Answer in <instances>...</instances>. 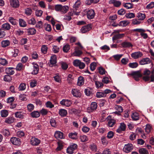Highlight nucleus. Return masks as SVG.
I'll return each mask as SVG.
<instances>
[{
    "label": "nucleus",
    "mask_w": 154,
    "mask_h": 154,
    "mask_svg": "<svg viewBox=\"0 0 154 154\" xmlns=\"http://www.w3.org/2000/svg\"><path fill=\"white\" fill-rule=\"evenodd\" d=\"M97 104L96 102H92L90 104V106L87 108V112L89 113L93 112L97 108Z\"/></svg>",
    "instance_id": "1"
},
{
    "label": "nucleus",
    "mask_w": 154,
    "mask_h": 154,
    "mask_svg": "<svg viewBox=\"0 0 154 154\" xmlns=\"http://www.w3.org/2000/svg\"><path fill=\"white\" fill-rule=\"evenodd\" d=\"M130 75L133 76V78L136 81H138L139 78L142 76L139 71L132 72L131 73Z\"/></svg>",
    "instance_id": "2"
},
{
    "label": "nucleus",
    "mask_w": 154,
    "mask_h": 154,
    "mask_svg": "<svg viewBox=\"0 0 154 154\" xmlns=\"http://www.w3.org/2000/svg\"><path fill=\"white\" fill-rule=\"evenodd\" d=\"M78 147L77 145L76 144H72L67 149V153L70 154L73 153L74 151Z\"/></svg>",
    "instance_id": "3"
},
{
    "label": "nucleus",
    "mask_w": 154,
    "mask_h": 154,
    "mask_svg": "<svg viewBox=\"0 0 154 154\" xmlns=\"http://www.w3.org/2000/svg\"><path fill=\"white\" fill-rule=\"evenodd\" d=\"M144 75H145L143 77V79L145 82L148 81L150 80V76L149 75L150 74V71L147 69L145 70L143 72Z\"/></svg>",
    "instance_id": "4"
},
{
    "label": "nucleus",
    "mask_w": 154,
    "mask_h": 154,
    "mask_svg": "<svg viewBox=\"0 0 154 154\" xmlns=\"http://www.w3.org/2000/svg\"><path fill=\"white\" fill-rule=\"evenodd\" d=\"M133 149V147L132 144L128 143L125 145L123 150L126 153H128L131 151Z\"/></svg>",
    "instance_id": "5"
},
{
    "label": "nucleus",
    "mask_w": 154,
    "mask_h": 154,
    "mask_svg": "<svg viewBox=\"0 0 154 154\" xmlns=\"http://www.w3.org/2000/svg\"><path fill=\"white\" fill-rule=\"evenodd\" d=\"M10 141L14 145H19L21 144L20 139L16 137L11 138Z\"/></svg>",
    "instance_id": "6"
},
{
    "label": "nucleus",
    "mask_w": 154,
    "mask_h": 154,
    "mask_svg": "<svg viewBox=\"0 0 154 154\" xmlns=\"http://www.w3.org/2000/svg\"><path fill=\"white\" fill-rule=\"evenodd\" d=\"M92 28L91 25L88 24L86 26H83L81 28V30L82 33H85L91 30Z\"/></svg>",
    "instance_id": "7"
},
{
    "label": "nucleus",
    "mask_w": 154,
    "mask_h": 154,
    "mask_svg": "<svg viewBox=\"0 0 154 154\" xmlns=\"http://www.w3.org/2000/svg\"><path fill=\"white\" fill-rule=\"evenodd\" d=\"M40 143V140L37 138L32 137L31 139L30 143L33 146H38Z\"/></svg>",
    "instance_id": "8"
},
{
    "label": "nucleus",
    "mask_w": 154,
    "mask_h": 154,
    "mask_svg": "<svg viewBox=\"0 0 154 154\" xmlns=\"http://www.w3.org/2000/svg\"><path fill=\"white\" fill-rule=\"evenodd\" d=\"M87 17L88 19H93L95 15L94 11L92 9L88 10L87 11Z\"/></svg>",
    "instance_id": "9"
},
{
    "label": "nucleus",
    "mask_w": 154,
    "mask_h": 154,
    "mask_svg": "<svg viewBox=\"0 0 154 154\" xmlns=\"http://www.w3.org/2000/svg\"><path fill=\"white\" fill-rule=\"evenodd\" d=\"M72 93L73 95L76 97H80L82 94L81 92L77 89H73L72 91Z\"/></svg>",
    "instance_id": "10"
},
{
    "label": "nucleus",
    "mask_w": 154,
    "mask_h": 154,
    "mask_svg": "<svg viewBox=\"0 0 154 154\" xmlns=\"http://www.w3.org/2000/svg\"><path fill=\"white\" fill-rule=\"evenodd\" d=\"M26 115V114L25 113L22 111L17 112L15 113V116L16 118L20 119L24 118Z\"/></svg>",
    "instance_id": "11"
},
{
    "label": "nucleus",
    "mask_w": 154,
    "mask_h": 154,
    "mask_svg": "<svg viewBox=\"0 0 154 154\" xmlns=\"http://www.w3.org/2000/svg\"><path fill=\"white\" fill-rule=\"evenodd\" d=\"M11 5L13 8H17L20 5L19 2L18 0H10Z\"/></svg>",
    "instance_id": "12"
},
{
    "label": "nucleus",
    "mask_w": 154,
    "mask_h": 154,
    "mask_svg": "<svg viewBox=\"0 0 154 154\" xmlns=\"http://www.w3.org/2000/svg\"><path fill=\"white\" fill-rule=\"evenodd\" d=\"M142 55V54L139 51L133 53L131 54V57L134 59H137L139 57H140Z\"/></svg>",
    "instance_id": "13"
},
{
    "label": "nucleus",
    "mask_w": 154,
    "mask_h": 154,
    "mask_svg": "<svg viewBox=\"0 0 154 154\" xmlns=\"http://www.w3.org/2000/svg\"><path fill=\"white\" fill-rule=\"evenodd\" d=\"M60 103L62 105H64L66 106H69L71 104L72 102L69 100L63 99L60 102Z\"/></svg>",
    "instance_id": "14"
},
{
    "label": "nucleus",
    "mask_w": 154,
    "mask_h": 154,
    "mask_svg": "<svg viewBox=\"0 0 154 154\" xmlns=\"http://www.w3.org/2000/svg\"><path fill=\"white\" fill-rule=\"evenodd\" d=\"M11 28V26L10 24L8 23H5L2 25L1 29L3 30H9Z\"/></svg>",
    "instance_id": "15"
},
{
    "label": "nucleus",
    "mask_w": 154,
    "mask_h": 154,
    "mask_svg": "<svg viewBox=\"0 0 154 154\" xmlns=\"http://www.w3.org/2000/svg\"><path fill=\"white\" fill-rule=\"evenodd\" d=\"M79 48L75 47V51L72 54L75 56L79 57L82 54V52L79 49Z\"/></svg>",
    "instance_id": "16"
},
{
    "label": "nucleus",
    "mask_w": 154,
    "mask_h": 154,
    "mask_svg": "<svg viewBox=\"0 0 154 154\" xmlns=\"http://www.w3.org/2000/svg\"><path fill=\"white\" fill-rule=\"evenodd\" d=\"M5 71L6 73L9 75H12L14 73V69L13 67H7Z\"/></svg>",
    "instance_id": "17"
},
{
    "label": "nucleus",
    "mask_w": 154,
    "mask_h": 154,
    "mask_svg": "<svg viewBox=\"0 0 154 154\" xmlns=\"http://www.w3.org/2000/svg\"><path fill=\"white\" fill-rule=\"evenodd\" d=\"M151 62V60L149 58H146L141 60L140 61L139 63L140 65H143L149 63Z\"/></svg>",
    "instance_id": "18"
},
{
    "label": "nucleus",
    "mask_w": 154,
    "mask_h": 154,
    "mask_svg": "<svg viewBox=\"0 0 154 154\" xmlns=\"http://www.w3.org/2000/svg\"><path fill=\"white\" fill-rule=\"evenodd\" d=\"M110 4H113L116 7H119L121 4V2L116 0H110L109 1Z\"/></svg>",
    "instance_id": "19"
},
{
    "label": "nucleus",
    "mask_w": 154,
    "mask_h": 154,
    "mask_svg": "<svg viewBox=\"0 0 154 154\" xmlns=\"http://www.w3.org/2000/svg\"><path fill=\"white\" fill-rule=\"evenodd\" d=\"M121 45L122 47L123 48H129L133 46V45L131 42L126 41L122 43L121 44Z\"/></svg>",
    "instance_id": "20"
},
{
    "label": "nucleus",
    "mask_w": 154,
    "mask_h": 154,
    "mask_svg": "<svg viewBox=\"0 0 154 154\" xmlns=\"http://www.w3.org/2000/svg\"><path fill=\"white\" fill-rule=\"evenodd\" d=\"M39 68L37 64H35L33 65V71L32 72V74L33 75L37 74L38 72Z\"/></svg>",
    "instance_id": "21"
},
{
    "label": "nucleus",
    "mask_w": 154,
    "mask_h": 154,
    "mask_svg": "<svg viewBox=\"0 0 154 154\" xmlns=\"http://www.w3.org/2000/svg\"><path fill=\"white\" fill-rule=\"evenodd\" d=\"M54 136L57 139H62L63 137V133L60 131H56L55 133Z\"/></svg>",
    "instance_id": "22"
},
{
    "label": "nucleus",
    "mask_w": 154,
    "mask_h": 154,
    "mask_svg": "<svg viewBox=\"0 0 154 154\" xmlns=\"http://www.w3.org/2000/svg\"><path fill=\"white\" fill-rule=\"evenodd\" d=\"M30 115L33 118H37L40 116V113L38 111H34L30 113Z\"/></svg>",
    "instance_id": "23"
},
{
    "label": "nucleus",
    "mask_w": 154,
    "mask_h": 154,
    "mask_svg": "<svg viewBox=\"0 0 154 154\" xmlns=\"http://www.w3.org/2000/svg\"><path fill=\"white\" fill-rule=\"evenodd\" d=\"M50 63L52 65H54L57 63V57L55 55L52 56L50 60Z\"/></svg>",
    "instance_id": "24"
},
{
    "label": "nucleus",
    "mask_w": 154,
    "mask_h": 154,
    "mask_svg": "<svg viewBox=\"0 0 154 154\" xmlns=\"http://www.w3.org/2000/svg\"><path fill=\"white\" fill-rule=\"evenodd\" d=\"M8 21L13 25H16L17 24L16 20L13 17H10Z\"/></svg>",
    "instance_id": "25"
},
{
    "label": "nucleus",
    "mask_w": 154,
    "mask_h": 154,
    "mask_svg": "<svg viewBox=\"0 0 154 154\" xmlns=\"http://www.w3.org/2000/svg\"><path fill=\"white\" fill-rule=\"evenodd\" d=\"M116 120L113 119H110L108 120V125L110 127H112L116 124Z\"/></svg>",
    "instance_id": "26"
},
{
    "label": "nucleus",
    "mask_w": 154,
    "mask_h": 154,
    "mask_svg": "<svg viewBox=\"0 0 154 154\" xmlns=\"http://www.w3.org/2000/svg\"><path fill=\"white\" fill-rule=\"evenodd\" d=\"M1 44L2 47L5 48L10 45V42L8 40H3L1 42Z\"/></svg>",
    "instance_id": "27"
},
{
    "label": "nucleus",
    "mask_w": 154,
    "mask_h": 154,
    "mask_svg": "<svg viewBox=\"0 0 154 154\" xmlns=\"http://www.w3.org/2000/svg\"><path fill=\"white\" fill-rule=\"evenodd\" d=\"M124 35H125L124 34H116L112 37V40L114 41L117 39L122 38L124 37Z\"/></svg>",
    "instance_id": "28"
},
{
    "label": "nucleus",
    "mask_w": 154,
    "mask_h": 154,
    "mask_svg": "<svg viewBox=\"0 0 154 154\" xmlns=\"http://www.w3.org/2000/svg\"><path fill=\"white\" fill-rule=\"evenodd\" d=\"M68 136L70 138L72 139L75 140L77 138V133L76 132L69 133Z\"/></svg>",
    "instance_id": "29"
},
{
    "label": "nucleus",
    "mask_w": 154,
    "mask_h": 154,
    "mask_svg": "<svg viewBox=\"0 0 154 154\" xmlns=\"http://www.w3.org/2000/svg\"><path fill=\"white\" fill-rule=\"evenodd\" d=\"M36 32V30L33 28H30L27 29V34L28 35H34Z\"/></svg>",
    "instance_id": "30"
},
{
    "label": "nucleus",
    "mask_w": 154,
    "mask_h": 154,
    "mask_svg": "<svg viewBox=\"0 0 154 154\" xmlns=\"http://www.w3.org/2000/svg\"><path fill=\"white\" fill-rule=\"evenodd\" d=\"M2 133L5 136L8 137L10 135L9 130L6 129H3L2 130Z\"/></svg>",
    "instance_id": "31"
},
{
    "label": "nucleus",
    "mask_w": 154,
    "mask_h": 154,
    "mask_svg": "<svg viewBox=\"0 0 154 154\" xmlns=\"http://www.w3.org/2000/svg\"><path fill=\"white\" fill-rule=\"evenodd\" d=\"M19 24L21 27H25L26 26L27 24L26 22L22 19H19Z\"/></svg>",
    "instance_id": "32"
},
{
    "label": "nucleus",
    "mask_w": 154,
    "mask_h": 154,
    "mask_svg": "<svg viewBox=\"0 0 154 154\" xmlns=\"http://www.w3.org/2000/svg\"><path fill=\"white\" fill-rule=\"evenodd\" d=\"M139 152L140 154H149L148 150L145 148H141L139 149Z\"/></svg>",
    "instance_id": "33"
},
{
    "label": "nucleus",
    "mask_w": 154,
    "mask_h": 154,
    "mask_svg": "<svg viewBox=\"0 0 154 154\" xmlns=\"http://www.w3.org/2000/svg\"><path fill=\"white\" fill-rule=\"evenodd\" d=\"M137 17L138 20H143L145 18V15L144 14L139 13L137 14Z\"/></svg>",
    "instance_id": "34"
},
{
    "label": "nucleus",
    "mask_w": 154,
    "mask_h": 154,
    "mask_svg": "<svg viewBox=\"0 0 154 154\" xmlns=\"http://www.w3.org/2000/svg\"><path fill=\"white\" fill-rule=\"evenodd\" d=\"M59 114L61 116H65L67 114V111L64 109H61L60 110L59 112Z\"/></svg>",
    "instance_id": "35"
},
{
    "label": "nucleus",
    "mask_w": 154,
    "mask_h": 154,
    "mask_svg": "<svg viewBox=\"0 0 154 154\" xmlns=\"http://www.w3.org/2000/svg\"><path fill=\"white\" fill-rule=\"evenodd\" d=\"M14 118L13 117H9L6 119L5 122L8 124H11L14 122Z\"/></svg>",
    "instance_id": "36"
},
{
    "label": "nucleus",
    "mask_w": 154,
    "mask_h": 154,
    "mask_svg": "<svg viewBox=\"0 0 154 154\" xmlns=\"http://www.w3.org/2000/svg\"><path fill=\"white\" fill-rule=\"evenodd\" d=\"M81 2L79 0H78L73 5L74 11H76L80 5Z\"/></svg>",
    "instance_id": "37"
},
{
    "label": "nucleus",
    "mask_w": 154,
    "mask_h": 154,
    "mask_svg": "<svg viewBox=\"0 0 154 154\" xmlns=\"http://www.w3.org/2000/svg\"><path fill=\"white\" fill-rule=\"evenodd\" d=\"M131 118L133 120H137L139 119V115L137 112L133 113L131 115Z\"/></svg>",
    "instance_id": "38"
},
{
    "label": "nucleus",
    "mask_w": 154,
    "mask_h": 154,
    "mask_svg": "<svg viewBox=\"0 0 154 154\" xmlns=\"http://www.w3.org/2000/svg\"><path fill=\"white\" fill-rule=\"evenodd\" d=\"M72 15V13L69 12L68 13V15H66L64 16V19L68 21H70L72 19L71 16Z\"/></svg>",
    "instance_id": "39"
},
{
    "label": "nucleus",
    "mask_w": 154,
    "mask_h": 154,
    "mask_svg": "<svg viewBox=\"0 0 154 154\" xmlns=\"http://www.w3.org/2000/svg\"><path fill=\"white\" fill-rule=\"evenodd\" d=\"M84 83V80L82 77L80 76L78 80L77 84L81 86L83 85Z\"/></svg>",
    "instance_id": "40"
},
{
    "label": "nucleus",
    "mask_w": 154,
    "mask_h": 154,
    "mask_svg": "<svg viewBox=\"0 0 154 154\" xmlns=\"http://www.w3.org/2000/svg\"><path fill=\"white\" fill-rule=\"evenodd\" d=\"M129 23V22L127 20L121 21L119 24V26H125Z\"/></svg>",
    "instance_id": "41"
},
{
    "label": "nucleus",
    "mask_w": 154,
    "mask_h": 154,
    "mask_svg": "<svg viewBox=\"0 0 154 154\" xmlns=\"http://www.w3.org/2000/svg\"><path fill=\"white\" fill-rule=\"evenodd\" d=\"M96 96L98 98H101L102 97H105V94L104 93V92H98L97 93Z\"/></svg>",
    "instance_id": "42"
},
{
    "label": "nucleus",
    "mask_w": 154,
    "mask_h": 154,
    "mask_svg": "<svg viewBox=\"0 0 154 154\" xmlns=\"http://www.w3.org/2000/svg\"><path fill=\"white\" fill-rule=\"evenodd\" d=\"M1 116L2 117H7L8 115V112L6 110H3L1 112Z\"/></svg>",
    "instance_id": "43"
},
{
    "label": "nucleus",
    "mask_w": 154,
    "mask_h": 154,
    "mask_svg": "<svg viewBox=\"0 0 154 154\" xmlns=\"http://www.w3.org/2000/svg\"><path fill=\"white\" fill-rule=\"evenodd\" d=\"M26 88V84L24 83H21L18 87V89L19 91H23Z\"/></svg>",
    "instance_id": "44"
},
{
    "label": "nucleus",
    "mask_w": 154,
    "mask_h": 154,
    "mask_svg": "<svg viewBox=\"0 0 154 154\" xmlns=\"http://www.w3.org/2000/svg\"><path fill=\"white\" fill-rule=\"evenodd\" d=\"M123 6L127 9H131L133 8V4L130 3H127L124 4Z\"/></svg>",
    "instance_id": "45"
},
{
    "label": "nucleus",
    "mask_w": 154,
    "mask_h": 154,
    "mask_svg": "<svg viewBox=\"0 0 154 154\" xmlns=\"http://www.w3.org/2000/svg\"><path fill=\"white\" fill-rule=\"evenodd\" d=\"M95 84L96 87L98 88H101L103 86V84L101 82L98 81H95Z\"/></svg>",
    "instance_id": "46"
},
{
    "label": "nucleus",
    "mask_w": 154,
    "mask_h": 154,
    "mask_svg": "<svg viewBox=\"0 0 154 154\" xmlns=\"http://www.w3.org/2000/svg\"><path fill=\"white\" fill-rule=\"evenodd\" d=\"M138 65V63L136 62L130 63L128 64V66L130 68H134L137 67Z\"/></svg>",
    "instance_id": "47"
},
{
    "label": "nucleus",
    "mask_w": 154,
    "mask_h": 154,
    "mask_svg": "<svg viewBox=\"0 0 154 154\" xmlns=\"http://www.w3.org/2000/svg\"><path fill=\"white\" fill-rule=\"evenodd\" d=\"M27 108L29 112H31L32 111L34 108V105L31 103L29 104L27 106Z\"/></svg>",
    "instance_id": "48"
},
{
    "label": "nucleus",
    "mask_w": 154,
    "mask_h": 154,
    "mask_svg": "<svg viewBox=\"0 0 154 154\" xmlns=\"http://www.w3.org/2000/svg\"><path fill=\"white\" fill-rule=\"evenodd\" d=\"M101 140L103 145H106L108 144V141L106 140V137L104 136H102L101 137Z\"/></svg>",
    "instance_id": "49"
},
{
    "label": "nucleus",
    "mask_w": 154,
    "mask_h": 154,
    "mask_svg": "<svg viewBox=\"0 0 154 154\" xmlns=\"http://www.w3.org/2000/svg\"><path fill=\"white\" fill-rule=\"evenodd\" d=\"M100 0H87L85 3L88 5H90L91 3H97Z\"/></svg>",
    "instance_id": "50"
},
{
    "label": "nucleus",
    "mask_w": 154,
    "mask_h": 154,
    "mask_svg": "<svg viewBox=\"0 0 154 154\" xmlns=\"http://www.w3.org/2000/svg\"><path fill=\"white\" fill-rule=\"evenodd\" d=\"M70 46L68 44H66L63 46V50L64 52L67 53L70 49Z\"/></svg>",
    "instance_id": "51"
},
{
    "label": "nucleus",
    "mask_w": 154,
    "mask_h": 154,
    "mask_svg": "<svg viewBox=\"0 0 154 154\" xmlns=\"http://www.w3.org/2000/svg\"><path fill=\"white\" fill-rule=\"evenodd\" d=\"M32 10L29 8H27L25 10V13L27 16L31 15L32 13Z\"/></svg>",
    "instance_id": "52"
},
{
    "label": "nucleus",
    "mask_w": 154,
    "mask_h": 154,
    "mask_svg": "<svg viewBox=\"0 0 154 154\" xmlns=\"http://www.w3.org/2000/svg\"><path fill=\"white\" fill-rule=\"evenodd\" d=\"M30 86L32 88L35 86L37 85V81L36 80H31L30 82Z\"/></svg>",
    "instance_id": "53"
},
{
    "label": "nucleus",
    "mask_w": 154,
    "mask_h": 154,
    "mask_svg": "<svg viewBox=\"0 0 154 154\" xmlns=\"http://www.w3.org/2000/svg\"><path fill=\"white\" fill-rule=\"evenodd\" d=\"M151 126L149 124H147L145 128L146 132L147 134H149L151 131Z\"/></svg>",
    "instance_id": "54"
},
{
    "label": "nucleus",
    "mask_w": 154,
    "mask_h": 154,
    "mask_svg": "<svg viewBox=\"0 0 154 154\" xmlns=\"http://www.w3.org/2000/svg\"><path fill=\"white\" fill-rule=\"evenodd\" d=\"M48 49V48L46 45H43L41 48L42 52L44 54H45L47 53Z\"/></svg>",
    "instance_id": "55"
},
{
    "label": "nucleus",
    "mask_w": 154,
    "mask_h": 154,
    "mask_svg": "<svg viewBox=\"0 0 154 154\" xmlns=\"http://www.w3.org/2000/svg\"><path fill=\"white\" fill-rule=\"evenodd\" d=\"M11 77L9 75H6L4 76V80L7 82H10L11 80Z\"/></svg>",
    "instance_id": "56"
},
{
    "label": "nucleus",
    "mask_w": 154,
    "mask_h": 154,
    "mask_svg": "<svg viewBox=\"0 0 154 154\" xmlns=\"http://www.w3.org/2000/svg\"><path fill=\"white\" fill-rule=\"evenodd\" d=\"M44 27L45 30L48 32H50L51 30V25L49 24H45Z\"/></svg>",
    "instance_id": "57"
},
{
    "label": "nucleus",
    "mask_w": 154,
    "mask_h": 154,
    "mask_svg": "<svg viewBox=\"0 0 154 154\" xmlns=\"http://www.w3.org/2000/svg\"><path fill=\"white\" fill-rule=\"evenodd\" d=\"M85 94L88 96H91L92 94V93L91 92V90L89 89H85Z\"/></svg>",
    "instance_id": "58"
},
{
    "label": "nucleus",
    "mask_w": 154,
    "mask_h": 154,
    "mask_svg": "<svg viewBox=\"0 0 154 154\" xmlns=\"http://www.w3.org/2000/svg\"><path fill=\"white\" fill-rule=\"evenodd\" d=\"M96 63L94 62L92 63L90 65V68L91 71L94 70L96 67Z\"/></svg>",
    "instance_id": "59"
},
{
    "label": "nucleus",
    "mask_w": 154,
    "mask_h": 154,
    "mask_svg": "<svg viewBox=\"0 0 154 154\" xmlns=\"http://www.w3.org/2000/svg\"><path fill=\"white\" fill-rule=\"evenodd\" d=\"M81 141L82 142L87 141L88 140V137L85 135L81 136L80 137Z\"/></svg>",
    "instance_id": "60"
},
{
    "label": "nucleus",
    "mask_w": 154,
    "mask_h": 154,
    "mask_svg": "<svg viewBox=\"0 0 154 154\" xmlns=\"http://www.w3.org/2000/svg\"><path fill=\"white\" fill-rule=\"evenodd\" d=\"M7 61L4 58L0 59V63L3 65H5L8 64Z\"/></svg>",
    "instance_id": "61"
},
{
    "label": "nucleus",
    "mask_w": 154,
    "mask_h": 154,
    "mask_svg": "<svg viewBox=\"0 0 154 154\" xmlns=\"http://www.w3.org/2000/svg\"><path fill=\"white\" fill-rule=\"evenodd\" d=\"M23 68V64L21 63H18L16 66V69L17 70L20 71Z\"/></svg>",
    "instance_id": "62"
},
{
    "label": "nucleus",
    "mask_w": 154,
    "mask_h": 154,
    "mask_svg": "<svg viewBox=\"0 0 154 154\" xmlns=\"http://www.w3.org/2000/svg\"><path fill=\"white\" fill-rule=\"evenodd\" d=\"M28 22L29 24L33 25L35 23L36 21L35 19L34 18L32 17L31 19L28 20Z\"/></svg>",
    "instance_id": "63"
},
{
    "label": "nucleus",
    "mask_w": 154,
    "mask_h": 154,
    "mask_svg": "<svg viewBox=\"0 0 154 154\" xmlns=\"http://www.w3.org/2000/svg\"><path fill=\"white\" fill-rule=\"evenodd\" d=\"M114 135V133L112 131H109L107 134V137L109 139H111L113 137Z\"/></svg>",
    "instance_id": "64"
}]
</instances>
